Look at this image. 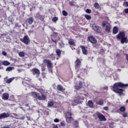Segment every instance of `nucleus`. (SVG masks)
Instances as JSON below:
<instances>
[{
	"instance_id": "1",
	"label": "nucleus",
	"mask_w": 128,
	"mask_h": 128,
	"mask_svg": "<svg viewBox=\"0 0 128 128\" xmlns=\"http://www.w3.org/2000/svg\"><path fill=\"white\" fill-rule=\"evenodd\" d=\"M126 86H128V84L118 82L114 84L111 87V89L116 94H118L120 96H122L124 92V90L122 88H124Z\"/></svg>"
},
{
	"instance_id": "2",
	"label": "nucleus",
	"mask_w": 128,
	"mask_h": 128,
	"mask_svg": "<svg viewBox=\"0 0 128 128\" xmlns=\"http://www.w3.org/2000/svg\"><path fill=\"white\" fill-rule=\"evenodd\" d=\"M118 40H120L121 44H128V36H126V34L124 32H120L116 36Z\"/></svg>"
},
{
	"instance_id": "3",
	"label": "nucleus",
	"mask_w": 128,
	"mask_h": 128,
	"mask_svg": "<svg viewBox=\"0 0 128 128\" xmlns=\"http://www.w3.org/2000/svg\"><path fill=\"white\" fill-rule=\"evenodd\" d=\"M31 94L32 96L35 98H38V100H46V96L42 94V96L40 95V94L36 92H32Z\"/></svg>"
},
{
	"instance_id": "4",
	"label": "nucleus",
	"mask_w": 128,
	"mask_h": 128,
	"mask_svg": "<svg viewBox=\"0 0 128 128\" xmlns=\"http://www.w3.org/2000/svg\"><path fill=\"white\" fill-rule=\"evenodd\" d=\"M72 110H68L66 112V118L67 122L70 123L74 120V118L72 117Z\"/></svg>"
},
{
	"instance_id": "5",
	"label": "nucleus",
	"mask_w": 128,
	"mask_h": 128,
	"mask_svg": "<svg viewBox=\"0 0 128 128\" xmlns=\"http://www.w3.org/2000/svg\"><path fill=\"white\" fill-rule=\"evenodd\" d=\"M105 28V30L106 32H110V24H108V22L106 21H104L102 22V28Z\"/></svg>"
},
{
	"instance_id": "6",
	"label": "nucleus",
	"mask_w": 128,
	"mask_h": 128,
	"mask_svg": "<svg viewBox=\"0 0 128 128\" xmlns=\"http://www.w3.org/2000/svg\"><path fill=\"white\" fill-rule=\"evenodd\" d=\"M84 100V96L78 95L74 98V102L75 104H82V100Z\"/></svg>"
},
{
	"instance_id": "7",
	"label": "nucleus",
	"mask_w": 128,
	"mask_h": 128,
	"mask_svg": "<svg viewBox=\"0 0 128 128\" xmlns=\"http://www.w3.org/2000/svg\"><path fill=\"white\" fill-rule=\"evenodd\" d=\"M95 114L98 118L99 122H106V118L102 114L96 112Z\"/></svg>"
},
{
	"instance_id": "8",
	"label": "nucleus",
	"mask_w": 128,
	"mask_h": 128,
	"mask_svg": "<svg viewBox=\"0 0 128 128\" xmlns=\"http://www.w3.org/2000/svg\"><path fill=\"white\" fill-rule=\"evenodd\" d=\"M92 28L97 34H102V28L96 24L92 25Z\"/></svg>"
},
{
	"instance_id": "9",
	"label": "nucleus",
	"mask_w": 128,
	"mask_h": 128,
	"mask_svg": "<svg viewBox=\"0 0 128 128\" xmlns=\"http://www.w3.org/2000/svg\"><path fill=\"white\" fill-rule=\"evenodd\" d=\"M20 40L22 42H24V44H28L30 42V38L28 36H25L23 38L20 39Z\"/></svg>"
},
{
	"instance_id": "10",
	"label": "nucleus",
	"mask_w": 128,
	"mask_h": 128,
	"mask_svg": "<svg viewBox=\"0 0 128 128\" xmlns=\"http://www.w3.org/2000/svg\"><path fill=\"white\" fill-rule=\"evenodd\" d=\"M82 64V62L78 58H77L76 60L75 61V70H76V72H78L80 68V65Z\"/></svg>"
},
{
	"instance_id": "11",
	"label": "nucleus",
	"mask_w": 128,
	"mask_h": 128,
	"mask_svg": "<svg viewBox=\"0 0 128 128\" xmlns=\"http://www.w3.org/2000/svg\"><path fill=\"white\" fill-rule=\"evenodd\" d=\"M43 62L44 64H46L47 68L48 70H52V62L50 60L44 59L43 60Z\"/></svg>"
},
{
	"instance_id": "12",
	"label": "nucleus",
	"mask_w": 128,
	"mask_h": 128,
	"mask_svg": "<svg viewBox=\"0 0 128 128\" xmlns=\"http://www.w3.org/2000/svg\"><path fill=\"white\" fill-rule=\"evenodd\" d=\"M31 72L34 76L36 74V78H38V76H40V70L36 68H33L31 70Z\"/></svg>"
},
{
	"instance_id": "13",
	"label": "nucleus",
	"mask_w": 128,
	"mask_h": 128,
	"mask_svg": "<svg viewBox=\"0 0 128 128\" xmlns=\"http://www.w3.org/2000/svg\"><path fill=\"white\" fill-rule=\"evenodd\" d=\"M88 40L89 42H90L91 44H96L98 42L96 39L94 37V36H88Z\"/></svg>"
},
{
	"instance_id": "14",
	"label": "nucleus",
	"mask_w": 128,
	"mask_h": 128,
	"mask_svg": "<svg viewBox=\"0 0 128 128\" xmlns=\"http://www.w3.org/2000/svg\"><path fill=\"white\" fill-rule=\"evenodd\" d=\"M10 116L8 113L4 112L0 114V120H2V118H10Z\"/></svg>"
},
{
	"instance_id": "15",
	"label": "nucleus",
	"mask_w": 128,
	"mask_h": 128,
	"mask_svg": "<svg viewBox=\"0 0 128 128\" xmlns=\"http://www.w3.org/2000/svg\"><path fill=\"white\" fill-rule=\"evenodd\" d=\"M82 86V82L80 81L78 83V84H76L75 85V88L76 90H80Z\"/></svg>"
},
{
	"instance_id": "16",
	"label": "nucleus",
	"mask_w": 128,
	"mask_h": 128,
	"mask_svg": "<svg viewBox=\"0 0 128 128\" xmlns=\"http://www.w3.org/2000/svg\"><path fill=\"white\" fill-rule=\"evenodd\" d=\"M80 48L82 50V52L83 54H85V55L88 54V50L86 49V47L84 46H80Z\"/></svg>"
},
{
	"instance_id": "17",
	"label": "nucleus",
	"mask_w": 128,
	"mask_h": 128,
	"mask_svg": "<svg viewBox=\"0 0 128 128\" xmlns=\"http://www.w3.org/2000/svg\"><path fill=\"white\" fill-rule=\"evenodd\" d=\"M56 88H57L58 90H59L60 92H64V90H66V88H64L60 84H58Z\"/></svg>"
},
{
	"instance_id": "18",
	"label": "nucleus",
	"mask_w": 128,
	"mask_h": 128,
	"mask_svg": "<svg viewBox=\"0 0 128 128\" xmlns=\"http://www.w3.org/2000/svg\"><path fill=\"white\" fill-rule=\"evenodd\" d=\"M9 98H10V96L8 95V94H7V93L3 94L2 100H8Z\"/></svg>"
},
{
	"instance_id": "19",
	"label": "nucleus",
	"mask_w": 128,
	"mask_h": 128,
	"mask_svg": "<svg viewBox=\"0 0 128 128\" xmlns=\"http://www.w3.org/2000/svg\"><path fill=\"white\" fill-rule=\"evenodd\" d=\"M104 100L102 98H101L98 102H96V104H98V106H104Z\"/></svg>"
},
{
	"instance_id": "20",
	"label": "nucleus",
	"mask_w": 128,
	"mask_h": 128,
	"mask_svg": "<svg viewBox=\"0 0 128 128\" xmlns=\"http://www.w3.org/2000/svg\"><path fill=\"white\" fill-rule=\"evenodd\" d=\"M26 22L29 24H32L34 22V18L30 17L26 19Z\"/></svg>"
},
{
	"instance_id": "21",
	"label": "nucleus",
	"mask_w": 128,
	"mask_h": 128,
	"mask_svg": "<svg viewBox=\"0 0 128 128\" xmlns=\"http://www.w3.org/2000/svg\"><path fill=\"white\" fill-rule=\"evenodd\" d=\"M68 44H70V46H76V43H74V40L72 39H70L68 40Z\"/></svg>"
},
{
	"instance_id": "22",
	"label": "nucleus",
	"mask_w": 128,
	"mask_h": 128,
	"mask_svg": "<svg viewBox=\"0 0 128 128\" xmlns=\"http://www.w3.org/2000/svg\"><path fill=\"white\" fill-rule=\"evenodd\" d=\"M118 32V27L114 26L113 28V31H112V34H116Z\"/></svg>"
},
{
	"instance_id": "23",
	"label": "nucleus",
	"mask_w": 128,
	"mask_h": 128,
	"mask_svg": "<svg viewBox=\"0 0 128 128\" xmlns=\"http://www.w3.org/2000/svg\"><path fill=\"white\" fill-rule=\"evenodd\" d=\"M2 66H10V63L8 61H4L2 62Z\"/></svg>"
},
{
	"instance_id": "24",
	"label": "nucleus",
	"mask_w": 128,
	"mask_h": 128,
	"mask_svg": "<svg viewBox=\"0 0 128 128\" xmlns=\"http://www.w3.org/2000/svg\"><path fill=\"white\" fill-rule=\"evenodd\" d=\"M14 80V78H10L9 79H8L6 80V84H10V82H12V80Z\"/></svg>"
},
{
	"instance_id": "25",
	"label": "nucleus",
	"mask_w": 128,
	"mask_h": 128,
	"mask_svg": "<svg viewBox=\"0 0 128 128\" xmlns=\"http://www.w3.org/2000/svg\"><path fill=\"white\" fill-rule=\"evenodd\" d=\"M88 106L90 108H92V106H94V102H92V101H88Z\"/></svg>"
},
{
	"instance_id": "26",
	"label": "nucleus",
	"mask_w": 128,
	"mask_h": 128,
	"mask_svg": "<svg viewBox=\"0 0 128 128\" xmlns=\"http://www.w3.org/2000/svg\"><path fill=\"white\" fill-rule=\"evenodd\" d=\"M85 18L87 20H92V16L88 14H85L84 16Z\"/></svg>"
},
{
	"instance_id": "27",
	"label": "nucleus",
	"mask_w": 128,
	"mask_h": 128,
	"mask_svg": "<svg viewBox=\"0 0 128 128\" xmlns=\"http://www.w3.org/2000/svg\"><path fill=\"white\" fill-rule=\"evenodd\" d=\"M52 106H54V102L50 101L48 102V107L52 108Z\"/></svg>"
},
{
	"instance_id": "28",
	"label": "nucleus",
	"mask_w": 128,
	"mask_h": 128,
	"mask_svg": "<svg viewBox=\"0 0 128 128\" xmlns=\"http://www.w3.org/2000/svg\"><path fill=\"white\" fill-rule=\"evenodd\" d=\"M56 53L57 56H60V54H62V51H60V49H57L56 50Z\"/></svg>"
},
{
	"instance_id": "29",
	"label": "nucleus",
	"mask_w": 128,
	"mask_h": 128,
	"mask_svg": "<svg viewBox=\"0 0 128 128\" xmlns=\"http://www.w3.org/2000/svg\"><path fill=\"white\" fill-rule=\"evenodd\" d=\"M14 68V67L10 66L8 67L6 70V72H12V70H13Z\"/></svg>"
},
{
	"instance_id": "30",
	"label": "nucleus",
	"mask_w": 128,
	"mask_h": 128,
	"mask_svg": "<svg viewBox=\"0 0 128 128\" xmlns=\"http://www.w3.org/2000/svg\"><path fill=\"white\" fill-rule=\"evenodd\" d=\"M94 7L96 10H98V8H100V4L98 2H95L94 4Z\"/></svg>"
},
{
	"instance_id": "31",
	"label": "nucleus",
	"mask_w": 128,
	"mask_h": 128,
	"mask_svg": "<svg viewBox=\"0 0 128 128\" xmlns=\"http://www.w3.org/2000/svg\"><path fill=\"white\" fill-rule=\"evenodd\" d=\"M120 110L121 112H126V107H124V106H121L120 108Z\"/></svg>"
},
{
	"instance_id": "32",
	"label": "nucleus",
	"mask_w": 128,
	"mask_h": 128,
	"mask_svg": "<svg viewBox=\"0 0 128 128\" xmlns=\"http://www.w3.org/2000/svg\"><path fill=\"white\" fill-rule=\"evenodd\" d=\"M18 56L20 58H24V52H20L18 53Z\"/></svg>"
},
{
	"instance_id": "33",
	"label": "nucleus",
	"mask_w": 128,
	"mask_h": 128,
	"mask_svg": "<svg viewBox=\"0 0 128 128\" xmlns=\"http://www.w3.org/2000/svg\"><path fill=\"white\" fill-rule=\"evenodd\" d=\"M58 20V17H54L52 18V22H56Z\"/></svg>"
},
{
	"instance_id": "34",
	"label": "nucleus",
	"mask_w": 128,
	"mask_h": 128,
	"mask_svg": "<svg viewBox=\"0 0 128 128\" xmlns=\"http://www.w3.org/2000/svg\"><path fill=\"white\" fill-rule=\"evenodd\" d=\"M59 46H61V48H64V44L62 41H61L59 42Z\"/></svg>"
},
{
	"instance_id": "35",
	"label": "nucleus",
	"mask_w": 128,
	"mask_h": 128,
	"mask_svg": "<svg viewBox=\"0 0 128 128\" xmlns=\"http://www.w3.org/2000/svg\"><path fill=\"white\" fill-rule=\"evenodd\" d=\"M62 14L64 16H68V12L64 10L62 12Z\"/></svg>"
},
{
	"instance_id": "36",
	"label": "nucleus",
	"mask_w": 128,
	"mask_h": 128,
	"mask_svg": "<svg viewBox=\"0 0 128 128\" xmlns=\"http://www.w3.org/2000/svg\"><path fill=\"white\" fill-rule=\"evenodd\" d=\"M39 20H42V22H44V16H42L40 15Z\"/></svg>"
},
{
	"instance_id": "37",
	"label": "nucleus",
	"mask_w": 128,
	"mask_h": 128,
	"mask_svg": "<svg viewBox=\"0 0 128 128\" xmlns=\"http://www.w3.org/2000/svg\"><path fill=\"white\" fill-rule=\"evenodd\" d=\"M123 6H126V8H128V2H124L123 3Z\"/></svg>"
},
{
	"instance_id": "38",
	"label": "nucleus",
	"mask_w": 128,
	"mask_h": 128,
	"mask_svg": "<svg viewBox=\"0 0 128 128\" xmlns=\"http://www.w3.org/2000/svg\"><path fill=\"white\" fill-rule=\"evenodd\" d=\"M86 12L87 14H90L92 12V10L90 9H86Z\"/></svg>"
},
{
	"instance_id": "39",
	"label": "nucleus",
	"mask_w": 128,
	"mask_h": 128,
	"mask_svg": "<svg viewBox=\"0 0 128 128\" xmlns=\"http://www.w3.org/2000/svg\"><path fill=\"white\" fill-rule=\"evenodd\" d=\"M23 84H24V86H30V84H28V82H23Z\"/></svg>"
},
{
	"instance_id": "40",
	"label": "nucleus",
	"mask_w": 128,
	"mask_h": 128,
	"mask_svg": "<svg viewBox=\"0 0 128 128\" xmlns=\"http://www.w3.org/2000/svg\"><path fill=\"white\" fill-rule=\"evenodd\" d=\"M60 122V120H58V118H56L54 120V122Z\"/></svg>"
},
{
	"instance_id": "41",
	"label": "nucleus",
	"mask_w": 128,
	"mask_h": 128,
	"mask_svg": "<svg viewBox=\"0 0 128 128\" xmlns=\"http://www.w3.org/2000/svg\"><path fill=\"white\" fill-rule=\"evenodd\" d=\"M74 124L75 126H78V121H75Z\"/></svg>"
},
{
	"instance_id": "42",
	"label": "nucleus",
	"mask_w": 128,
	"mask_h": 128,
	"mask_svg": "<svg viewBox=\"0 0 128 128\" xmlns=\"http://www.w3.org/2000/svg\"><path fill=\"white\" fill-rule=\"evenodd\" d=\"M69 4L70 6H74V2H69Z\"/></svg>"
},
{
	"instance_id": "43",
	"label": "nucleus",
	"mask_w": 128,
	"mask_h": 128,
	"mask_svg": "<svg viewBox=\"0 0 128 128\" xmlns=\"http://www.w3.org/2000/svg\"><path fill=\"white\" fill-rule=\"evenodd\" d=\"M122 116H124V118H126V116H128V114L123 113L122 114Z\"/></svg>"
},
{
	"instance_id": "44",
	"label": "nucleus",
	"mask_w": 128,
	"mask_h": 128,
	"mask_svg": "<svg viewBox=\"0 0 128 128\" xmlns=\"http://www.w3.org/2000/svg\"><path fill=\"white\" fill-rule=\"evenodd\" d=\"M103 108L104 110H106V111L108 110V106L104 107Z\"/></svg>"
},
{
	"instance_id": "45",
	"label": "nucleus",
	"mask_w": 128,
	"mask_h": 128,
	"mask_svg": "<svg viewBox=\"0 0 128 128\" xmlns=\"http://www.w3.org/2000/svg\"><path fill=\"white\" fill-rule=\"evenodd\" d=\"M124 12L126 14H128V8H125Z\"/></svg>"
},
{
	"instance_id": "46",
	"label": "nucleus",
	"mask_w": 128,
	"mask_h": 128,
	"mask_svg": "<svg viewBox=\"0 0 128 128\" xmlns=\"http://www.w3.org/2000/svg\"><path fill=\"white\" fill-rule=\"evenodd\" d=\"M60 126H66V124H64V122H60Z\"/></svg>"
},
{
	"instance_id": "47",
	"label": "nucleus",
	"mask_w": 128,
	"mask_h": 128,
	"mask_svg": "<svg viewBox=\"0 0 128 128\" xmlns=\"http://www.w3.org/2000/svg\"><path fill=\"white\" fill-rule=\"evenodd\" d=\"M2 54H3V56H6V52L3 51L2 52Z\"/></svg>"
},
{
	"instance_id": "48",
	"label": "nucleus",
	"mask_w": 128,
	"mask_h": 128,
	"mask_svg": "<svg viewBox=\"0 0 128 128\" xmlns=\"http://www.w3.org/2000/svg\"><path fill=\"white\" fill-rule=\"evenodd\" d=\"M52 42H54V44H56V40H54L52 39Z\"/></svg>"
},
{
	"instance_id": "49",
	"label": "nucleus",
	"mask_w": 128,
	"mask_h": 128,
	"mask_svg": "<svg viewBox=\"0 0 128 128\" xmlns=\"http://www.w3.org/2000/svg\"><path fill=\"white\" fill-rule=\"evenodd\" d=\"M4 89H2L1 91H0V94H2V92H4Z\"/></svg>"
},
{
	"instance_id": "50",
	"label": "nucleus",
	"mask_w": 128,
	"mask_h": 128,
	"mask_svg": "<svg viewBox=\"0 0 128 128\" xmlns=\"http://www.w3.org/2000/svg\"><path fill=\"white\" fill-rule=\"evenodd\" d=\"M80 50H77V54H80Z\"/></svg>"
},
{
	"instance_id": "51",
	"label": "nucleus",
	"mask_w": 128,
	"mask_h": 128,
	"mask_svg": "<svg viewBox=\"0 0 128 128\" xmlns=\"http://www.w3.org/2000/svg\"><path fill=\"white\" fill-rule=\"evenodd\" d=\"M26 118H27L28 120H30V116H27Z\"/></svg>"
},
{
	"instance_id": "52",
	"label": "nucleus",
	"mask_w": 128,
	"mask_h": 128,
	"mask_svg": "<svg viewBox=\"0 0 128 128\" xmlns=\"http://www.w3.org/2000/svg\"><path fill=\"white\" fill-rule=\"evenodd\" d=\"M98 44L96 45L95 46H93L94 48H98Z\"/></svg>"
},
{
	"instance_id": "53",
	"label": "nucleus",
	"mask_w": 128,
	"mask_h": 128,
	"mask_svg": "<svg viewBox=\"0 0 128 128\" xmlns=\"http://www.w3.org/2000/svg\"><path fill=\"white\" fill-rule=\"evenodd\" d=\"M53 128H58V126L57 125L54 126Z\"/></svg>"
},
{
	"instance_id": "54",
	"label": "nucleus",
	"mask_w": 128,
	"mask_h": 128,
	"mask_svg": "<svg viewBox=\"0 0 128 128\" xmlns=\"http://www.w3.org/2000/svg\"><path fill=\"white\" fill-rule=\"evenodd\" d=\"M25 106H26V107L28 106V104H26Z\"/></svg>"
},
{
	"instance_id": "55",
	"label": "nucleus",
	"mask_w": 128,
	"mask_h": 128,
	"mask_svg": "<svg viewBox=\"0 0 128 128\" xmlns=\"http://www.w3.org/2000/svg\"><path fill=\"white\" fill-rule=\"evenodd\" d=\"M54 56V54H50V56Z\"/></svg>"
},
{
	"instance_id": "56",
	"label": "nucleus",
	"mask_w": 128,
	"mask_h": 128,
	"mask_svg": "<svg viewBox=\"0 0 128 128\" xmlns=\"http://www.w3.org/2000/svg\"><path fill=\"white\" fill-rule=\"evenodd\" d=\"M126 60H128V56H127V57L126 58Z\"/></svg>"
},
{
	"instance_id": "57",
	"label": "nucleus",
	"mask_w": 128,
	"mask_h": 128,
	"mask_svg": "<svg viewBox=\"0 0 128 128\" xmlns=\"http://www.w3.org/2000/svg\"><path fill=\"white\" fill-rule=\"evenodd\" d=\"M42 70H46V69H45V68H42Z\"/></svg>"
},
{
	"instance_id": "58",
	"label": "nucleus",
	"mask_w": 128,
	"mask_h": 128,
	"mask_svg": "<svg viewBox=\"0 0 128 128\" xmlns=\"http://www.w3.org/2000/svg\"><path fill=\"white\" fill-rule=\"evenodd\" d=\"M30 80H29V82L30 84Z\"/></svg>"
},
{
	"instance_id": "59",
	"label": "nucleus",
	"mask_w": 128,
	"mask_h": 128,
	"mask_svg": "<svg viewBox=\"0 0 128 128\" xmlns=\"http://www.w3.org/2000/svg\"><path fill=\"white\" fill-rule=\"evenodd\" d=\"M98 119V118H95V120H97Z\"/></svg>"
},
{
	"instance_id": "60",
	"label": "nucleus",
	"mask_w": 128,
	"mask_h": 128,
	"mask_svg": "<svg viewBox=\"0 0 128 128\" xmlns=\"http://www.w3.org/2000/svg\"><path fill=\"white\" fill-rule=\"evenodd\" d=\"M47 114H48V112H47Z\"/></svg>"
},
{
	"instance_id": "61",
	"label": "nucleus",
	"mask_w": 128,
	"mask_h": 128,
	"mask_svg": "<svg viewBox=\"0 0 128 128\" xmlns=\"http://www.w3.org/2000/svg\"><path fill=\"white\" fill-rule=\"evenodd\" d=\"M54 34H56V32H54Z\"/></svg>"
}]
</instances>
